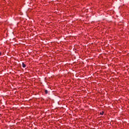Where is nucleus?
Wrapping results in <instances>:
<instances>
[{"label": "nucleus", "mask_w": 129, "mask_h": 129, "mask_svg": "<svg viewBox=\"0 0 129 129\" xmlns=\"http://www.w3.org/2000/svg\"><path fill=\"white\" fill-rule=\"evenodd\" d=\"M22 67L23 68H26V64L24 62L22 63Z\"/></svg>", "instance_id": "f257e3e1"}, {"label": "nucleus", "mask_w": 129, "mask_h": 129, "mask_svg": "<svg viewBox=\"0 0 129 129\" xmlns=\"http://www.w3.org/2000/svg\"><path fill=\"white\" fill-rule=\"evenodd\" d=\"M45 94H48V90H45Z\"/></svg>", "instance_id": "f03ea898"}, {"label": "nucleus", "mask_w": 129, "mask_h": 129, "mask_svg": "<svg viewBox=\"0 0 129 129\" xmlns=\"http://www.w3.org/2000/svg\"><path fill=\"white\" fill-rule=\"evenodd\" d=\"M104 113V112L102 111V112L100 113V114H101V115H103Z\"/></svg>", "instance_id": "7ed1b4c3"}, {"label": "nucleus", "mask_w": 129, "mask_h": 129, "mask_svg": "<svg viewBox=\"0 0 129 129\" xmlns=\"http://www.w3.org/2000/svg\"><path fill=\"white\" fill-rule=\"evenodd\" d=\"M1 55H2V53H1V52H0V56H1Z\"/></svg>", "instance_id": "20e7f679"}]
</instances>
